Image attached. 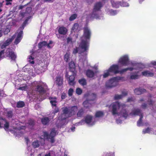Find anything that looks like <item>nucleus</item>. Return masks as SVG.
Listing matches in <instances>:
<instances>
[{
	"label": "nucleus",
	"instance_id": "0e129e2a",
	"mask_svg": "<svg viewBox=\"0 0 156 156\" xmlns=\"http://www.w3.org/2000/svg\"><path fill=\"white\" fill-rule=\"evenodd\" d=\"M12 115V112H9L8 113V115L9 117H10Z\"/></svg>",
	"mask_w": 156,
	"mask_h": 156
},
{
	"label": "nucleus",
	"instance_id": "79ce46f5",
	"mask_svg": "<svg viewBox=\"0 0 156 156\" xmlns=\"http://www.w3.org/2000/svg\"><path fill=\"white\" fill-rule=\"evenodd\" d=\"M24 105V103L23 102L20 101L17 103V107L18 108H21L23 107Z\"/></svg>",
	"mask_w": 156,
	"mask_h": 156
},
{
	"label": "nucleus",
	"instance_id": "c9c22d12",
	"mask_svg": "<svg viewBox=\"0 0 156 156\" xmlns=\"http://www.w3.org/2000/svg\"><path fill=\"white\" fill-rule=\"evenodd\" d=\"M79 83L82 85L84 86L86 84V81L85 79L83 78L79 80Z\"/></svg>",
	"mask_w": 156,
	"mask_h": 156
},
{
	"label": "nucleus",
	"instance_id": "8fccbe9b",
	"mask_svg": "<svg viewBox=\"0 0 156 156\" xmlns=\"http://www.w3.org/2000/svg\"><path fill=\"white\" fill-rule=\"evenodd\" d=\"M73 89L72 88H70L68 91V94L69 96H71L72 95L73 93Z\"/></svg>",
	"mask_w": 156,
	"mask_h": 156
},
{
	"label": "nucleus",
	"instance_id": "6e6d98bb",
	"mask_svg": "<svg viewBox=\"0 0 156 156\" xmlns=\"http://www.w3.org/2000/svg\"><path fill=\"white\" fill-rule=\"evenodd\" d=\"M31 10V8L30 7L27 8L26 9V12L28 13H30Z\"/></svg>",
	"mask_w": 156,
	"mask_h": 156
},
{
	"label": "nucleus",
	"instance_id": "052dcab7",
	"mask_svg": "<svg viewBox=\"0 0 156 156\" xmlns=\"http://www.w3.org/2000/svg\"><path fill=\"white\" fill-rule=\"evenodd\" d=\"M116 122L117 123L119 124V123H121L122 121L119 120V119H117L116 120Z\"/></svg>",
	"mask_w": 156,
	"mask_h": 156
},
{
	"label": "nucleus",
	"instance_id": "39448f33",
	"mask_svg": "<svg viewBox=\"0 0 156 156\" xmlns=\"http://www.w3.org/2000/svg\"><path fill=\"white\" fill-rule=\"evenodd\" d=\"M23 31L22 30H18L16 33L12 36L11 38L8 39L2 46V48H3L6 46L8 45L13 40L14 38L16 37V39L14 43L16 44H17L19 43L22 38Z\"/></svg>",
	"mask_w": 156,
	"mask_h": 156
},
{
	"label": "nucleus",
	"instance_id": "c85d7f7f",
	"mask_svg": "<svg viewBox=\"0 0 156 156\" xmlns=\"http://www.w3.org/2000/svg\"><path fill=\"white\" fill-rule=\"evenodd\" d=\"M70 53L69 51L66 52L64 55V60L65 61L68 62L70 60Z\"/></svg>",
	"mask_w": 156,
	"mask_h": 156
},
{
	"label": "nucleus",
	"instance_id": "603ef678",
	"mask_svg": "<svg viewBox=\"0 0 156 156\" xmlns=\"http://www.w3.org/2000/svg\"><path fill=\"white\" fill-rule=\"evenodd\" d=\"M67 42L68 43H70V44H72V39L70 37H69L67 39Z\"/></svg>",
	"mask_w": 156,
	"mask_h": 156
},
{
	"label": "nucleus",
	"instance_id": "f3484780",
	"mask_svg": "<svg viewBox=\"0 0 156 156\" xmlns=\"http://www.w3.org/2000/svg\"><path fill=\"white\" fill-rule=\"evenodd\" d=\"M108 69L111 73H113L114 74H117L119 73V66L118 65H113L111 66Z\"/></svg>",
	"mask_w": 156,
	"mask_h": 156
},
{
	"label": "nucleus",
	"instance_id": "de8ad7c7",
	"mask_svg": "<svg viewBox=\"0 0 156 156\" xmlns=\"http://www.w3.org/2000/svg\"><path fill=\"white\" fill-rule=\"evenodd\" d=\"M34 58L31 56H29L28 58V61L31 63H34Z\"/></svg>",
	"mask_w": 156,
	"mask_h": 156
},
{
	"label": "nucleus",
	"instance_id": "0eeeda50",
	"mask_svg": "<svg viewBox=\"0 0 156 156\" xmlns=\"http://www.w3.org/2000/svg\"><path fill=\"white\" fill-rule=\"evenodd\" d=\"M119 65L122 66H133V67L135 64L132 61H129V55L126 54L122 56L118 60Z\"/></svg>",
	"mask_w": 156,
	"mask_h": 156
},
{
	"label": "nucleus",
	"instance_id": "bf43d9fd",
	"mask_svg": "<svg viewBox=\"0 0 156 156\" xmlns=\"http://www.w3.org/2000/svg\"><path fill=\"white\" fill-rule=\"evenodd\" d=\"M15 128H14V129H24V128H25V127L24 126H21V127L20 128H16V127H15Z\"/></svg>",
	"mask_w": 156,
	"mask_h": 156
},
{
	"label": "nucleus",
	"instance_id": "ea45409f",
	"mask_svg": "<svg viewBox=\"0 0 156 156\" xmlns=\"http://www.w3.org/2000/svg\"><path fill=\"white\" fill-rule=\"evenodd\" d=\"M54 45L53 42L52 41H50L48 43H47L46 47L48 48H52Z\"/></svg>",
	"mask_w": 156,
	"mask_h": 156
},
{
	"label": "nucleus",
	"instance_id": "1a4fd4ad",
	"mask_svg": "<svg viewBox=\"0 0 156 156\" xmlns=\"http://www.w3.org/2000/svg\"><path fill=\"white\" fill-rule=\"evenodd\" d=\"M56 134L57 130L55 129H51L49 134H48L47 132H44L41 138L42 139H47L51 143H53L55 141L54 137L56 135Z\"/></svg>",
	"mask_w": 156,
	"mask_h": 156
},
{
	"label": "nucleus",
	"instance_id": "5fc2aeb1",
	"mask_svg": "<svg viewBox=\"0 0 156 156\" xmlns=\"http://www.w3.org/2000/svg\"><path fill=\"white\" fill-rule=\"evenodd\" d=\"M98 63H97L95 64L94 65V66L92 67V68L94 69H98Z\"/></svg>",
	"mask_w": 156,
	"mask_h": 156
},
{
	"label": "nucleus",
	"instance_id": "4c0bfd02",
	"mask_svg": "<svg viewBox=\"0 0 156 156\" xmlns=\"http://www.w3.org/2000/svg\"><path fill=\"white\" fill-rule=\"evenodd\" d=\"M102 156H115V153L109 152L105 153Z\"/></svg>",
	"mask_w": 156,
	"mask_h": 156
},
{
	"label": "nucleus",
	"instance_id": "3c124183",
	"mask_svg": "<svg viewBox=\"0 0 156 156\" xmlns=\"http://www.w3.org/2000/svg\"><path fill=\"white\" fill-rule=\"evenodd\" d=\"M88 97L89 98H91V97H92L93 99L92 100H94L95 98L96 97V95L95 94H91L89 95Z\"/></svg>",
	"mask_w": 156,
	"mask_h": 156
},
{
	"label": "nucleus",
	"instance_id": "e2e57ef3",
	"mask_svg": "<svg viewBox=\"0 0 156 156\" xmlns=\"http://www.w3.org/2000/svg\"><path fill=\"white\" fill-rule=\"evenodd\" d=\"M84 123V122L83 121H82L80 122H79L78 124L79 125H83Z\"/></svg>",
	"mask_w": 156,
	"mask_h": 156
},
{
	"label": "nucleus",
	"instance_id": "f03ea898",
	"mask_svg": "<svg viewBox=\"0 0 156 156\" xmlns=\"http://www.w3.org/2000/svg\"><path fill=\"white\" fill-rule=\"evenodd\" d=\"M126 106L124 104L116 102L112 103L109 108L113 115L120 116L125 119L128 116V112L124 108Z\"/></svg>",
	"mask_w": 156,
	"mask_h": 156
},
{
	"label": "nucleus",
	"instance_id": "e433bc0d",
	"mask_svg": "<svg viewBox=\"0 0 156 156\" xmlns=\"http://www.w3.org/2000/svg\"><path fill=\"white\" fill-rule=\"evenodd\" d=\"M89 101H90V100L86 101L84 102L83 105L85 107L87 108L91 106L90 104L89 103Z\"/></svg>",
	"mask_w": 156,
	"mask_h": 156
},
{
	"label": "nucleus",
	"instance_id": "5701e85b",
	"mask_svg": "<svg viewBox=\"0 0 156 156\" xmlns=\"http://www.w3.org/2000/svg\"><path fill=\"white\" fill-rule=\"evenodd\" d=\"M69 66L70 69V71H71L72 72H75V63L73 62H71L69 64Z\"/></svg>",
	"mask_w": 156,
	"mask_h": 156
},
{
	"label": "nucleus",
	"instance_id": "9b49d317",
	"mask_svg": "<svg viewBox=\"0 0 156 156\" xmlns=\"http://www.w3.org/2000/svg\"><path fill=\"white\" fill-rule=\"evenodd\" d=\"M102 6V4L101 2L97 3L94 5L91 17L96 19H101L98 16V11Z\"/></svg>",
	"mask_w": 156,
	"mask_h": 156
},
{
	"label": "nucleus",
	"instance_id": "c03bdc74",
	"mask_svg": "<svg viewBox=\"0 0 156 156\" xmlns=\"http://www.w3.org/2000/svg\"><path fill=\"white\" fill-rule=\"evenodd\" d=\"M32 145L34 147H37L39 145V143L37 141H35L32 143Z\"/></svg>",
	"mask_w": 156,
	"mask_h": 156
},
{
	"label": "nucleus",
	"instance_id": "2f4dec72",
	"mask_svg": "<svg viewBox=\"0 0 156 156\" xmlns=\"http://www.w3.org/2000/svg\"><path fill=\"white\" fill-rule=\"evenodd\" d=\"M86 75L87 77L91 78L94 76V73L92 71L88 70L87 72Z\"/></svg>",
	"mask_w": 156,
	"mask_h": 156
},
{
	"label": "nucleus",
	"instance_id": "dca6fc26",
	"mask_svg": "<svg viewBox=\"0 0 156 156\" xmlns=\"http://www.w3.org/2000/svg\"><path fill=\"white\" fill-rule=\"evenodd\" d=\"M9 124L8 122L5 119L0 118V128H4L7 130L9 128Z\"/></svg>",
	"mask_w": 156,
	"mask_h": 156
},
{
	"label": "nucleus",
	"instance_id": "6e6552de",
	"mask_svg": "<svg viewBox=\"0 0 156 156\" xmlns=\"http://www.w3.org/2000/svg\"><path fill=\"white\" fill-rule=\"evenodd\" d=\"M125 80V79L123 77L119 76L113 77L106 82V87L108 88H112L117 86L119 81Z\"/></svg>",
	"mask_w": 156,
	"mask_h": 156
},
{
	"label": "nucleus",
	"instance_id": "49530a36",
	"mask_svg": "<svg viewBox=\"0 0 156 156\" xmlns=\"http://www.w3.org/2000/svg\"><path fill=\"white\" fill-rule=\"evenodd\" d=\"M77 17V15L76 14H73L69 18V20L72 21L75 19Z\"/></svg>",
	"mask_w": 156,
	"mask_h": 156
},
{
	"label": "nucleus",
	"instance_id": "412c9836",
	"mask_svg": "<svg viewBox=\"0 0 156 156\" xmlns=\"http://www.w3.org/2000/svg\"><path fill=\"white\" fill-rule=\"evenodd\" d=\"M142 132L143 134L149 133L151 134L154 133L156 134V132H154L153 129L151 128H149L144 129L142 131Z\"/></svg>",
	"mask_w": 156,
	"mask_h": 156
},
{
	"label": "nucleus",
	"instance_id": "b1692460",
	"mask_svg": "<svg viewBox=\"0 0 156 156\" xmlns=\"http://www.w3.org/2000/svg\"><path fill=\"white\" fill-rule=\"evenodd\" d=\"M63 82V78L61 76L58 77L56 78L55 83L58 86L61 85Z\"/></svg>",
	"mask_w": 156,
	"mask_h": 156
},
{
	"label": "nucleus",
	"instance_id": "aec40b11",
	"mask_svg": "<svg viewBox=\"0 0 156 156\" xmlns=\"http://www.w3.org/2000/svg\"><path fill=\"white\" fill-rule=\"evenodd\" d=\"M131 66V67H129L123 69L121 70H119V73L121 74L123 73L128 70L130 71H132L135 68V65H134V67L133 66Z\"/></svg>",
	"mask_w": 156,
	"mask_h": 156
},
{
	"label": "nucleus",
	"instance_id": "774afa93",
	"mask_svg": "<svg viewBox=\"0 0 156 156\" xmlns=\"http://www.w3.org/2000/svg\"><path fill=\"white\" fill-rule=\"evenodd\" d=\"M142 107L143 108H145L146 107V104H144L142 105Z\"/></svg>",
	"mask_w": 156,
	"mask_h": 156
},
{
	"label": "nucleus",
	"instance_id": "4be33fe9",
	"mask_svg": "<svg viewBox=\"0 0 156 156\" xmlns=\"http://www.w3.org/2000/svg\"><path fill=\"white\" fill-rule=\"evenodd\" d=\"M127 94V92L125 91L122 92V94L121 95H116L114 97V98L116 100L121 99L126 96Z\"/></svg>",
	"mask_w": 156,
	"mask_h": 156
},
{
	"label": "nucleus",
	"instance_id": "20e7f679",
	"mask_svg": "<svg viewBox=\"0 0 156 156\" xmlns=\"http://www.w3.org/2000/svg\"><path fill=\"white\" fill-rule=\"evenodd\" d=\"M46 69V67L44 69H39L38 68H34L31 65L28 64L23 68V70L26 73L28 74H24L25 75L27 76V75H29V76H34L37 74L44 72Z\"/></svg>",
	"mask_w": 156,
	"mask_h": 156
},
{
	"label": "nucleus",
	"instance_id": "c756f323",
	"mask_svg": "<svg viewBox=\"0 0 156 156\" xmlns=\"http://www.w3.org/2000/svg\"><path fill=\"white\" fill-rule=\"evenodd\" d=\"M79 29L78 24L77 23H75L74 24L73 27H72L71 32H77L79 31Z\"/></svg>",
	"mask_w": 156,
	"mask_h": 156
},
{
	"label": "nucleus",
	"instance_id": "a18cd8bd",
	"mask_svg": "<svg viewBox=\"0 0 156 156\" xmlns=\"http://www.w3.org/2000/svg\"><path fill=\"white\" fill-rule=\"evenodd\" d=\"M82 90L81 89L79 88H77L76 90V93L80 95L81 94Z\"/></svg>",
	"mask_w": 156,
	"mask_h": 156
},
{
	"label": "nucleus",
	"instance_id": "bb28decb",
	"mask_svg": "<svg viewBox=\"0 0 156 156\" xmlns=\"http://www.w3.org/2000/svg\"><path fill=\"white\" fill-rule=\"evenodd\" d=\"M50 103L53 107H55L57 102L56 98H50Z\"/></svg>",
	"mask_w": 156,
	"mask_h": 156
},
{
	"label": "nucleus",
	"instance_id": "2eb2a0df",
	"mask_svg": "<svg viewBox=\"0 0 156 156\" xmlns=\"http://www.w3.org/2000/svg\"><path fill=\"white\" fill-rule=\"evenodd\" d=\"M41 83L38 82H35L33 84V86H35L37 87L35 89L36 91H38L40 93H43L44 92V89L41 86Z\"/></svg>",
	"mask_w": 156,
	"mask_h": 156
},
{
	"label": "nucleus",
	"instance_id": "4d7b16f0",
	"mask_svg": "<svg viewBox=\"0 0 156 156\" xmlns=\"http://www.w3.org/2000/svg\"><path fill=\"white\" fill-rule=\"evenodd\" d=\"M66 94L65 93H63L62 94L61 98L62 99H64L66 97Z\"/></svg>",
	"mask_w": 156,
	"mask_h": 156
},
{
	"label": "nucleus",
	"instance_id": "a878e982",
	"mask_svg": "<svg viewBox=\"0 0 156 156\" xmlns=\"http://www.w3.org/2000/svg\"><path fill=\"white\" fill-rule=\"evenodd\" d=\"M111 3L112 6L116 8H119L120 5L121 6V4L119 2L112 0L111 1Z\"/></svg>",
	"mask_w": 156,
	"mask_h": 156
},
{
	"label": "nucleus",
	"instance_id": "58836bf2",
	"mask_svg": "<svg viewBox=\"0 0 156 156\" xmlns=\"http://www.w3.org/2000/svg\"><path fill=\"white\" fill-rule=\"evenodd\" d=\"M155 66H156V61H152L147 64V66L149 67H153Z\"/></svg>",
	"mask_w": 156,
	"mask_h": 156
},
{
	"label": "nucleus",
	"instance_id": "cd10ccee",
	"mask_svg": "<svg viewBox=\"0 0 156 156\" xmlns=\"http://www.w3.org/2000/svg\"><path fill=\"white\" fill-rule=\"evenodd\" d=\"M145 90L144 89L137 88L134 90V93L136 94L139 95L145 91Z\"/></svg>",
	"mask_w": 156,
	"mask_h": 156
},
{
	"label": "nucleus",
	"instance_id": "473e14b6",
	"mask_svg": "<svg viewBox=\"0 0 156 156\" xmlns=\"http://www.w3.org/2000/svg\"><path fill=\"white\" fill-rule=\"evenodd\" d=\"M47 44V43L45 41L41 42L38 44V47L40 48L44 47H46Z\"/></svg>",
	"mask_w": 156,
	"mask_h": 156
},
{
	"label": "nucleus",
	"instance_id": "4468645a",
	"mask_svg": "<svg viewBox=\"0 0 156 156\" xmlns=\"http://www.w3.org/2000/svg\"><path fill=\"white\" fill-rule=\"evenodd\" d=\"M96 118L91 115H87L85 118V122L89 126L94 125L96 122Z\"/></svg>",
	"mask_w": 156,
	"mask_h": 156
},
{
	"label": "nucleus",
	"instance_id": "7c9ffc66",
	"mask_svg": "<svg viewBox=\"0 0 156 156\" xmlns=\"http://www.w3.org/2000/svg\"><path fill=\"white\" fill-rule=\"evenodd\" d=\"M111 72L109 71L108 69L107 70H105L104 72V73L102 75L103 78H106L108 77L109 75H110Z\"/></svg>",
	"mask_w": 156,
	"mask_h": 156
},
{
	"label": "nucleus",
	"instance_id": "393cba45",
	"mask_svg": "<svg viewBox=\"0 0 156 156\" xmlns=\"http://www.w3.org/2000/svg\"><path fill=\"white\" fill-rule=\"evenodd\" d=\"M106 11L108 15L111 16H114L117 13V12L116 10H114L112 9H107L106 10Z\"/></svg>",
	"mask_w": 156,
	"mask_h": 156
},
{
	"label": "nucleus",
	"instance_id": "423d86ee",
	"mask_svg": "<svg viewBox=\"0 0 156 156\" xmlns=\"http://www.w3.org/2000/svg\"><path fill=\"white\" fill-rule=\"evenodd\" d=\"M5 57H8L11 61L15 62L16 56L14 52L12 51L9 49H4L0 52V59Z\"/></svg>",
	"mask_w": 156,
	"mask_h": 156
},
{
	"label": "nucleus",
	"instance_id": "13d9d810",
	"mask_svg": "<svg viewBox=\"0 0 156 156\" xmlns=\"http://www.w3.org/2000/svg\"><path fill=\"white\" fill-rule=\"evenodd\" d=\"M82 114V112L80 111H79L77 113V115L78 116H80Z\"/></svg>",
	"mask_w": 156,
	"mask_h": 156
},
{
	"label": "nucleus",
	"instance_id": "f8f14e48",
	"mask_svg": "<svg viewBox=\"0 0 156 156\" xmlns=\"http://www.w3.org/2000/svg\"><path fill=\"white\" fill-rule=\"evenodd\" d=\"M76 75V72H72L69 71L66 74V77L68 81L69 84L71 86H73L75 84L74 81L75 76Z\"/></svg>",
	"mask_w": 156,
	"mask_h": 156
},
{
	"label": "nucleus",
	"instance_id": "7ed1b4c3",
	"mask_svg": "<svg viewBox=\"0 0 156 156\" xmlns=\"http://www.w3.org/2000/svg\"><path fill=\"white\" fill-rule=\"evenodd\" d=\"M77 108L76 106H73L69 108H66L63 109V113L61 116L58 117V120L57 121V123L60 122V125L58 124L57 126L58 128L62 126L63 125L62 124L66 120L64 119L66 117L71 116L73 115H74L76 112Z\"/></svg>",
	"mask_w": 156,
	"mask_h": 156
},
{
	"label": "nucleus",
	"instance_id": "f257e3e1",
	"mask_svg": "<svg viewBox=\"0 0 156 156\" xmlns=\"http://www.w3.org/2000/svg\"><path fill=\"white\" fill-rule=\"evenodd\" d=\"M91 32L87 27H85L84 29L83 35L81 38V42L79 44L78 48H74L73 53L74 54L78 52L80 55L79 61L83 62L86 66L88 63L87 59L89 46V40L90 38Z\"/></svg>",
	"mask_w": 156,
	"mask_h": 156
},
{
	"label": "nucleus",
	"instance_id": "37998d69",
	"mask_svg": "<svg viewBox=\"0 0 156 156\" xmlns=\"http://www.w3.org/2000/svg\"><path fill=\"white\" fill-rule=\"evenodd\" d=\"M10 25H8L6 26L5 30L4 31V33L5 34H6L10 32Z\"/></svg>",
	"mask_w": 156,
	"mask_h": 156
},
{
	"label": "nucleus",
	"instance_id": "a19ab883",
	"mask_svg": "<svg viewBox=\"0 0 156 156\" xmlns=\"http://www.w3.org/2000/svg\"><path fill=\"white\" fill-rule=\"evenodd\" d=\"M16 88L18 90H26L27 89V86L26 85H22L21 86H20L19 88H17L16 87Z\"/></svg>",
	"mask_w": 156,
	"mask_h": 156
},
{
	"label": "nucleus",
	"instance_id": "f704fd0d",
	"mask_svg": "<svg viewBox=\"0 0 156 156\" xmlns=\"http://www.w3.org/2000/svg\"><path fill=\"white\" fill-rule=\"evenodd\" d=\"M49 121V119L47 117L44 118L41 120L42 122L44 125L47 124Z\"/></svg>",
	"mask_w": 156,
	"mask_h": 156
},
{
	"label": "nucleus",
	"instance_id": "72a5a7b5",
	"mask_svg": "<svg viewBox=\"0 0 156 156\" xmlns=\"http://www.w3.org/2000/svg\"><path fill=\"white\" fill-rule=\"evenodd\" d=\"M104 115V113L102 111H99L96 112L95 116L96 117H102Z\"/></svg>",
	"mask_w": 156,
	"mask_h": 156
},
{
	"label": "nucleus",
	"instance_id": "69168bd1",
	"mask_svg": "<svg viewBox=\"0 0 156 156\" xmlns=\"http://www.w3.org/2000/svg\"><path fill=\"white\" fill-rule=\"evenodd\" d=\"M75 127H72L71 129V130L72 131H74V130H75Z\"/></svg>",
	"mask_w": 156,
	"mask_h": 156
},
{
	"label": "nucleus",
	"instance_id": "680f3d73",
	"mask_svg": "<svg viewBox=\"0 0 156 156\" xmlns=\"http://www.w3.org/2000/svg\"><path fill=\"white\" fill-rule=\"evenodd\" d=\"M133 101V98H129L127 100L128 102H130L131 101Z\"/></svg>",
	"mask_w": 156,
	"mask_h": 156
},
{
	"label": "nucleus",
	"instance_id": "a211bd4d",
	"mask_svg": "<svg viewBox=\"0 0 156 156\" xmlns=\"http://www.w3.org/2000/svg\"><path fill=\"white\" fill-rule=\"evenodd\" d=\"M141 75L147 77H152L154 76V73L149 70H145L141 73Z\"/></svg>",
	"mask_w": 156,
	"mask_h": 156
},
{
	"label": "nucleus",
	"instance_id": "338daca9",
	"mask_svg": "<svg viewBox=\"0 0 156 156\" xmlns=\"http://www.w3.org/2000/svg\"><path fill=\"white\" fill-rule=\"evenodd\" d=\"M148 102L149 105H152L153 103V102L151 101H148Z\"/></svg>",
	"mask_w": 156,
	"mask_h": 156
},
{
	"label": "nucleus",
	"instance_id": "09e8293b",
	"mask_svg": "<svg viewBox=\"0 0 156 156\" xmlns=\"http://www.w3.org/2000/svg\"><path fill=\"white\" fill-rule=\"evenodd\" d=\"M129 6V4L126 2H123L121 4V6L123 7H128Z\"/></svg>",
	"mask_w": 156,
	"mask_h": 156
},
{
	"label": "nucleus",
	"instance_id": "9d476101",
	"mask_svg": "<svg viewBox=\"0 0 156 156\" xmlns=\"http://www.w3.org/2000/svg\"><path fill=\"white\" fill-rule=\"evenodd\" d=\"M144 66L142 64L138 65L135 64V68L136 71L135 73H132L131 74L129 78L131 79H136L138 78L141 75V73L139 72L141 71L144 68Z\"/></svg>",
	"mask_w": 156,
	"mask_h": 156
},
{
	"label": "nucleus",
	"instance_id": "864d4df0",
	"mask_svg": "<svg viewBox=\"0 0 156 156\" xmlns=\"http://www.w3.org/2000/svg\"><path fill=\"white\" fill-rule=\"evenodd\" d=\"M12 0H6V5H9L11 4V2Z\"/></svg>",
	"mask_w": 156,
	"mask_h": 156
},
{
	"label": "nucleus",
	"instance_id": "6ab92c4d",
	"mask_svg": "<svg viewBox=\"0 0 156 156\" xmlns=\"http://www.w3.org/2000/svg\"><path fill=\"white\" fill-rule=\"evenodd\" d=\"M67 31L68 30L67 28L63 27H60L58 30V33L62 35L66 34Z\"/></svg>",
	"mask_w": 156,
	"mask_h": 156
},
{
	"label": "nucleus",
	"instance_id": "ddd939ff",
	"mask_svg": "<svg viewBox=\"0 0 156 156\" xmlns=\"http://www.w3.org/2000/svg\"><path fill=\"white\" fill-rule=\"evenodd\" d=\"M129 115L131 116H135L136 115L140 116V118L137 122V125L138 126H141L144 125L142 123V119L143 117L142 116L141 112L138 109H134L130 113Z\"/></svg>",
	"mask_w": 156,
	"mask_h": 156
}]
</instances>
